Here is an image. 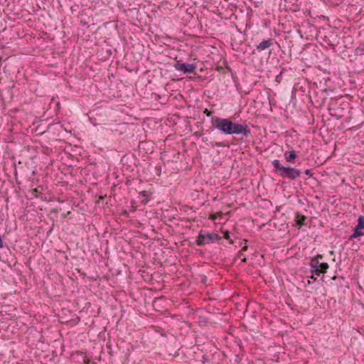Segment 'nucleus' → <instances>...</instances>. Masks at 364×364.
Masks as SVG:
<instances>
[{
    "label": "nucleus",
    "mask_w": 364,
    "mask_h": 364,
    "mask_svg": "<svg viewBox=\"0 0 364 364\" xmlns=\"http://www.w3.org/2000/svg\"><path fill=\"white\" fill-rule=\"evenodd\" d=\"M211 124L215 129L226 135L241 134L248 137L251 134V130L248 126L235 122L230 118L213 117Z\"/></svg>",
    "instance_id": "1"
},
{
    "label": "nucleus",
    "mask_w": 364,
    "mask_h": 364,
    "mask_svg": "<svg viewBox=\"0 0 364 364\" xmlns=\"http://www.w3.org/2000/svg\"><path fill=\"white\" fill-rule=\"evenodd\" d=\"M272 164L274 167V172L283 178L293 181L299 178L302 173L301 171L298 168L282 165L278 159L273 160Z\"/></svg>",
    "instance_id": "2"
},
{
    "label": "nucleus",
    "mask_w": 364,
    "mask_h": 364,
    "mask_svg": "<svg viewBox=\"0 0 364 364\" xmlns=\"http://www.w3.org/2000/svg\"><path fill=\"white\" fill-rule=\"evenodd\" d=\"M221 239L222 237L215 232H209L206 230H200L196 237V242L197 245L203 246L208 244L215 243Z\"/></svg>",
    "instance_id": "3"
},
{
    "label": "nucleus",
    "mask_w": 364,
    "mask_h": 364,
    "mask_svg": "<svg viewBox=\"0 0 364 364\" xmlns=\"http://www.w3.org/2000/svg\"><path fill=\"white\" fill-rule=\"evenodd\" d=\"M309 265L311 273L316 276L326 273L329 267L327 262H321L316 259V258H311Z\"/></svg>",
    "instance_id": "4"
},
{
    "label": "nucleus",
    "mask_w": 364,
    "mask_h": 364,
    "mask_svg": "<svg viewBox=\"0 0 364 364\" xmlns=\"http://www.w3.org/2000/svg\"><path fill=\"white\" fill-rule=\"evenodd\" d=\"M173 67L176 70L183 72L185 74L195 73L196 69V65L195 63L189 64L183 63L181 60H177Z\"/></svg>",
    "instance_id": "5"
},
{
    "label": "nucleus",
    "mask_w": 364,
    "mask_h": 364,
    "mask_svg": "<svg viewBox=\"0 0 364 364\" xmlns=\"http://www.w3.org/2000/svg\"><path fill=\"white\" fill-rule=\"evenodd\" d=\"M364 235V215H360L358 218V224L353 228V232L349 236V240L357 238Z\"/></svg>",
    "instance_id": "6"
},
{
    "label": "nucleus",
    "mask_w": 364,
    "mask_h": 364,
    "mask_svg": "<svg viewBox=\"0 0 364 364\" xmlns=\"http://www.w3.org/2000/svg\"><path fill=\"white\" fill-rule=\"evenodd\" d=\"M275 43V40L274 38H269L268 39L263 40L258 44L255 45V48L258 52H262L267 49H269L271 46L274 45Z\"/></svg>",
    "instance_id": "7"
},
{
    "label": "nucleus",
    "mask_w": 364,
    "mask_h": 364,
    "mask_svg": "<svg viewBox=\"0 0 364 364\" xmlns=\"http://www.w3.org/2000/svg\"><path fill=\"white\" fill-rule=\"evenodd\" d=\"M307 217L301 214L299 212H296L295 213V225L299 228L302 227L303 225H306L305 221L306 220Z\"/></svg>",
    "instance_id": "8"
},
{
    "label": "nucleus",
    "mask_w": 364,
    "mask_h": 364,
    "mask_svg": "<svg viewBox=\"0 0 364 364\" xmlns=\"http://www.w3.org/2000/svg\"><path fill=\"white\" fill-rule=\"evenodd\" d=\"M284 155L285 160L291 164L295 162V159L298 156L297 153L294 150L285 151Z\"/></svg>",
    "instance_id": "9"
},
{
    "label": "nucleus",
    "mask_w": 364,
    "mask_h": 364,
    "mask_svg": "<svg viewBox=\"0 0 364 364\" xmlns=\"http://www.w3.org/2000/svg\"><path fill=\"white\" fill-rule=\"evenodd\" d=\"M215 353H210L204 354L201 356L200 362L203 364L213 363L214 361Z\"/></svg>",
    "instance_id": "10"
},
{
    "label": "nucleus",
    "mask_w": 364,
    "mask_h": 364,
    "mask_svg": "<svg viewBox=\"0 0 364 364\" xmlns=\"http://www.w3.org/2000/svg\"><path fill=\"white\" fill-rule=\"evenodd\" d=\"M210 144L212 147H229L230 145L224 141H210Z\"/></svg>",
    "instance_id": "11"
},
{
    "label": "nucleus",
    "mask_w": 364,
    "mask_h": 364,
    "mask_svg": "<svg viewBox=\"0 0 364 364\" xmlns=\"http://www.w3.org/2000/svg\"><path fill=\"white\" fill-rule=\"evenodd\" d=\"M355 55L359 56L364 55V46L357 47L355 50Z\"/></svg>",
    "instance_id": "12"
},
{
    "label": "nucleus",
    "mask_w": 364,
    "mask_h": 364,
    "mask_svg": "<svg viewBox=\"0 0 364 364\" xmlns=\"http://www.w3.org/2000/svg\"><path fill=\"white\" fill-rule=\"evenodd\" d=\"M223 237L225 239L228 240L229 241V243H230V244L234 243L233 240L230 238L229 231L226 230V231L223 232Z\"/></svg>",
    "instance_id": "13"
},
{
    "label": "nucleus",
    "mask_w": 364,
    "mask_h": 364,
    "mask_svg": "<svg viewBox=\"0 0 364 364\" xmlns=\"http://www.w3.org/2000/svg\"><path fill=\"white\" fill-rule=\"evenodd\" d=\"M30 192L31 195V198H37L39 193L38 188H33Z\"/></svg>",
    "instance_id": "14"
},
{
    "label": "nucleus",
    "mask_w": 364,
    "mask_h": 364,
    "mask_svg": "<svg viewBox=\"0 0 364 364\" xmlns=\"http://www.w3.org/2000/svg\"><path fill=\"white\" fill-rule=\"evenodd\" d=\"M287 71V70H286L284 68H283L280 72V73L276 77V80L277 81H279V77H282L283 74Z\"/></svg>",
    "instance_id": "15"
},
{
    "label": "nucleus",
    "mask_w": 364,
    "mask_h": 364,
    "mask_svg": "<svg viewBox=\"0 0 364 364\" xmlns=\"http://www.w3.org/2000/svg\"><path fill=\"white\" fill-rule=\"evenodd\" d=\"M312 258H316L318 260H321L323 258V255L321 254L318 253L315 257H313Z\"/></svg>",
    "instance_id": "16"
},
{
    "label": "nucleus",
    "mask_w": 364,
    "mask_h": 364,
    "mask_svg": "<svg viewBox=\"0 0 364 364\" xmlns=\"http://www.w3.org/2000/svg\"><path fill=\"white\" fill-rule=\"evenodd\" d=\"M304 173H305V174H306V175L309 176L310 177H311V176H312V175H313V174L311 173V169H306V170L304 171Z\"/></svg>",
    "instance_id": "17"
},
{
    "label": "nucleus",
    "mask_w": 364,
    "mask_h": 364,
    "mask_svg": "<svg viewBox=\"0 0 364 364\" xmlns=\"http://www.w3.org/2000/svg\"><path fill=\"white\" fill-rule=\"evenodd\" d=\"M142 196L144 197H148L149 196V193L147 191H142L139 193Z\"/></svg>",
    "instance_id": "18"
},
{
    "label": "nucleus",
    "mask_w": 364,
    "mask_h": 364,
    "mask_svg": "<svg viewBox=\"0 0 364 364\" xmlns=\"http://www.w3.org/2000/svg\"><path fill=\"white\" fill-rule=\"evenodd\" d=\"M204 112V114H205L208 117L210 116V115H211V114H212V112H211V111H210V110H208V109H205L204 110V112Z\"/></svg>",
    "instance_id": "19"
},
{
    "label": "nucleus",
    "mask_w": 364,
    "mask_h": 364,
    "mask_svg": "<svg viewBox=\"0 0 364 364\" xmlns=\"http://www.w3.org/2000/svg\"><path fill=\"white\" fill-rule=\"evenodd\" d=\"M4 247V242L1 236L0 235V248H3Z\"/></svg>",
    "instance_id": "20"
},
{
    "label": "nucleus",
    "mask_w": 364,
    "mask_h": 364,
    "mask_svg": "<svg viewBox=\"0 0 364 364\" xmlns=\"http://www.w3.org/2000/svg\"><path fill=\"white\" fill-rule=\"evenodd\" d=\"M243 256V253H242V251H239L237 254V257H239V258H241Z\"/></svg>",
    "instance_id": "21"
},
{
    "label": "nucleus",
    "mask_w": 364,
    "mask_h": 364,
    "mask_svg": "<svg viewBox=\"0 0 364 364\" xmlns=\"http://www.w3.org/2000/svg\"><path fill=\"white\" fill-rule=\"evenodd\" d=\"M248 249V246L247 245H244L242 249H241V251H246Z\"/></svg>",
    "instance_id": "22"
},
{
    "label": "nucleus",
    "mask_w": 364,
    "mask_h": 364,
    "mask_svg": "<svg viewBox=\"0 0 364 364\" xmlns=\"http://www.w3.org/2000/svg\"><path fill=\"white\" fill-rule=\"evenodd\" d=\"M241 261L242 262H247V257H243L242 259H241Z\"/></svg>",
    "instance_id": "23"
},
{
    "label": "nucleus",
    "mask_w": 364,
    "mask_h": 364,
    "mask_svg": "<svg viewBox=\"0 0 364 364\" xmlns=\"http://www.w3.org/2000/svg\"><path fill=\"white\" fill-rule=\"evenodd\" d=\"M314 275H315V274H312V275L311 276V277H310V278H311V279H314V280H316V278H315V277H314Z\"/></svg>",
    "instance_id": "24"
},
{
    "label": "nucleus",
    "mask_w": 364,
    "mask_h": 364,
    "mask_svg": "<svg viewBox=\"0 0 364 364\" xmlns=\"http://www.w3.org/2000/svg\"><path fill=\"white\" fill-rule=\"evenodd\" d=\"M203 141L206 142V141H208V139L207 138H203Z\"/></svg>",
    "instance_id": "25"
},
{
    "label": "nucleus",
    "mask_w": 364,
    "mask_h": 364,
    "mask_svg": "<svg viewBox=\"0 0 364 364\" xmlns=\"http://www.w3.org/2000/svg\"><path fill=\"white\" fill-rule=\"evenodd\" d=\"M146 202H147V200H146V201H144V200L141 201V203H144V204H146Z\"/></svg>",
    "instance_id": "26"
},
{
    "label": "nucleus",
    "mask_w": 364,
    "mask_h": 364,
    "mask_svg": "<svg viewBox=\"0 0 364 364\" xmlns=\"http://www.w3.org/2000/svg\"><path fill=\"white\" fill-rule=\"evenodd\" d=\"M281 79H282V77H279V81H278L279 82H280Z\"/></svg>",
    "instance_id": "27"
}]
</instances>
